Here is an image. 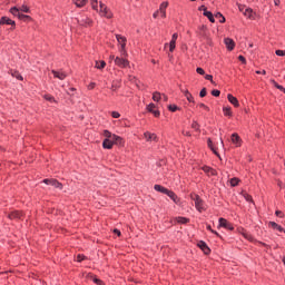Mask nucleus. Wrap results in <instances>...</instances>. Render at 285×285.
<instances>
[{"label": "nucleus", "instance_id": "58836bf2", "mask_svg": "<svg viewBox=\"0 0 285 285\" xmlns=\"http://www.w3.org/2000/svg\"><path fill=\"white\" fill-rule=\"evenodd\" d=\"M104 135H105L106 139H112V137H114L115 134H111L110 131L105 130V131H104Z\"/></svg>", "mask_w": 285, "mask_h": 285}, {"label": "nucleus", "instance_id": "8fccbe9b", "mask_svg": "<svg viewBox=\"0 0 285 285\" xmlns=\"http://www.w3.org/2000/svg\"><path fill=\"white\" fill-rule=\"evenodd\" d=\"M205 79H206L207 81H210L212 83L215 85V81H213V75H206V76H205Z\"/></svg>", "mask_w": 285, "mask_h": 285}, {"label": "nucleus", "instance_id": "ddd939ff", "mask_svg": "<svg viewBox=\"0 0 285 285\" xmlns=\"http://www.w3.org/2000/svg\"><path fill=\"white\" fill-rule=\"evenodd\" d=\"M144 137L147 141H157V135L156 134H153V132H149V131H146L144 134Z\"/></svg>", "mask_w": 285, "mask_h": 285}, {"label": "nucleus", "instance_id": "4468645a", "mask_svg": "<svg viewBox=\"0 0 285 285\" xmlns=\"http://www.w3.org/2000/svg\"><path fill=\"white\" fill-rule=\"evenodd\" d=\"M268 226H271L273 230H278V233H285L284 228L275 222H269Z\"/></svg>", "mask_w": 285, "mask_h": 285}, {"label": "nucleus", "instance_id": "79ce46f5", "mask_svg": "<svg viewBox=\"0 0 285 285\" xmlns=\"http://www.w3.org/2000/svg\"><path fill=\"white\" fill-rule=\"evenodd\" d=\"M169 110L171 111V112H177V110L179 109L178 107H177V105H169Z\"/></svg>", "mask_w": 285, "mask_h": 285}, {"label": "nucleus", "instance_id": "6e6d98bb", "mask_svg": "<svg viewBox=\"0 0 285 285\" xmlns=\"http://www.w3.org/2000/svg\"><path fill=\"white\" fill-rule=\"evenodd\" d=\"M86 259V256H83V255H81V254H79L78 256H77V262H83Z\"/></svg>", "mask_w": 285, "mask_h": 285}, {"label": "nucleus", "instance_id": "aec40b11", "mask_svg": "<svg viewBox=\"0 0 285 285\" xmlns=\"http://www.w3.org/2000/svg\"><path fill=\"white\" fill-rule=\"evenodd\" d=\"M111 142L117 146H121V144H124V140L121 139V137L114 135L111 136Z\"/></svg>", "mask_w": 285, "mask_h": 285}, {"label": "nucleus", "instance_id": "1a4fd4ad", "mask_svg": "<svg viewBox=\"0 0 285 285\" xmlns=\"http://www.w3.org/2000/svg\"><path fill=\"white\" fill-rule=\"evenodd\" d=\"M227 99L229 104H232V106H234L235 108H239V100H237L235 96H233L232 94H228Z\"/></svg>", "mask_w": 285, "mask_h": 285}, {"label": "nucleus", "instance_id": "9d476101", "mask_svg": "<svg viewBox=\"0 0 285 285\" xmlns=\"http://www.w3.org/2000/svg\"><path fill=\"white\" fill-rule=\"evenodd\" d=\"M51 72H52L53 77L56 79H60V81H63V79H66V77H68V75H66V72H63V71L52 70Z\"/></svg>", "mask_w": 285, "mask_h": 285}, {"label": "nucleus", "instance_id": "f03ea898", "mask_svg": "<svg viewBox=\"0 0 285 285\" xmlns=\"http://www.w3.org/2000/svg\"><path fill=\"white\" fill-rule=\"evenodd\" d=\"M76 21L79 26H82L83 28H88V26H92V20L88 18L86 14H81L78 18H76Z\"/></svg>", "mask_w": 285, "mask_h": 285}, {"label": "nucleus", "instance_id": "774afa93", "mask_svg": "<svg viewBox=\"0 0 285 285\" xmlns=\"http://www.w3.org/2000/svg\"><path fill=\"white\" fill-rule=\"evenodd\" d=\"M276 88H277V90H281L282 92H283V90H284V87L281 86V85H278Z\"/></svg>", "mask_w": 285, "mask_h": 285}, {"label": "nucleus", "instance_id": "412c9836", "mask_svg": "<svg viewBox=\"0 0 285 285\" xmlns=\"http://www.w3.org/2000/svg\"><path fill=\"white\" fill-rule=\"evenodd\" d=\"M116 39H117L118 43L120 45V48H121V46L126 47V41H127L126 37L121 36V35H116Z\"/></svg>", "mask_w": 285, "mask_h": 285}, {"label": "nucleus", "instance_id": "ea45409f", "mask_svg": "<svg viewBox=\"0 0 285 285\" xmlns=\"http://www.w3.org/2000/svg\"><path fill=\"white\" fill-rule=\"evenodd\" d=\"M19 10L20 12H30V8H28L26 4H22Z\"/></svg>", "mask_w": 285, "mask_h": 285}, {"label": "nucleus", "instance_id": "9b49d317", "mask_svg": "<svg viewBox=\"0 0 285 285\" xmlns=\"http://www.w3.org/2000/svg\"><path fill=\"white\" fill-rule=\"evenodd\" d=\"M0 26H16L14 21L8 17H2L0 19Z\"/></svg>", "mask_w": 285, "mask_h": 285}, {"label": "nucleus", "instance_id": "dca6fc26", "mask_svg": "<svg viewBox=\"0 0 285 285\" xmlns=\"http://www.w3.org/2000/svg\"><path fill=\"white\" fill-rule=\"evenodd\" d=\"M232 144H235V146L239 147L242 146V138L237 134L232 135Z\"/></svg>", "mask_w": 285, "mask_h": 285}, {"label": "nucleus", "instance_id": "49530a36", "mask_svg": "<svg viewBox=\"0 0 285 285\" xmlns=\"http://www.w3.org/2000/svg\"><path fill=\"white\" fill-rule=\"evenodd\" d=\"M212 95H213V97H219V95H222V91H219V90H217V89H214V90L212 91Z\"/></svg>", "mask_w": 285, "mask_h": 285}, {"label": "nucleus", "instance_id": "72a5a7b5", "mask_svg": "<svg viewBox=\"0 0 285 285\" xmlns=\"http://www.w3.org/2000/svg\"><path fill=\"white\" fill-rule=\"evenodd\" d=\"M216 19H219V23H226V18L222 13H216Z\"/></svg>", "mask_w": 285, "mask_h": 285}, {"label": "nucleus", "instance_id": "13d9d810", "mask_svg": "<svg viewBox=\"0 0 285 285\" xmlns=\"http://www.w3.org/2000/svg\"><path fill=\"white\" fill-rule=\"evenodd\" d=\"M276 217H284V213L282 210L275 212Z\"/></svg>", "mask_w": 285, "mask_h": 285}, {"label": "nucleus", "instance_id": "20e7f679", "mask_svg": "<svg viewBox=\"0 0 285 285\" xmlns=\"http://www.w3.org/2000/svg\"><path fill=\"white\" fill-rule=\"evenodd\" d=\"M115 65L118 66V68H128V66H130V62L126 58L116 57Z\"/></svg>", "mask_w": 285, "mask_h": 285}, {"label": "nucleus", "instance_id": "052dcab7", "mask_svg": "<svg viewBox=\"0 0 285 285\" xmlns=\"http://www.w3.org/2000/svg\"><path fill=\"white\" fill-rule=\"evenodd\" d=\"M238 59L242 61V63H246V58L244 56H239Z\"/></svg>", "mask_w": 285, "mask_h": 285}, {"label": "nucleus", "instance_id": "5701e85b", "mask_svg": "<svg viewBox=\"0 0 285 285\" xmlns=\"http://www.w3.org/2000/svg\"><path fill=\"white\" fill-rule=\"evenodd\" d=\"M203 170H204V173H206V175L215 176V169H213V168H210L208 166H204Z\"/></svg>", "mask_w": 285, "mask_h": 285}, {"label": "nucleus", "instance_id": "4d7b16f0", "mask_svg": "<svg viewBox=\"0 0 285 285\" xmlns=\"http://www.w3.org/2000/svg\"><path fill=\"white\" fill-rule=\"evenodd\" d=\"M18 17L19 19H22V20L30 19V16H26L23 13H20Z\"/></svg>", "mask_w": 285, "mask_h": 285}, {"label": "nucleus", "instance_id": "c03bdc74", "mask_svg": "<svg viewBox=\"0 0 285 285\" xmlns=\"http://www.w3.org/2000/svg\"><path fill=\"white\" fill-rule=\"evenodd\" d=\"M99 4V2L97 1V0H91V8L94 9V10H98L97 9V6Z\"/></svg>", "mask_w": 285, "mask_h": 285}, {"label": "nucleus", "instance_id": "b1692460", "mask_svg": "<svg viewBox=\"0 0 285 285\" xmlns=\"http://www.w3.org/2000/svg\"><path fill=\"white\" fill-rule=\"evenodd\" d=\"M73 3L77 6V8H83V6L88 3V0H73Z\"/></svg>", "mask_w": 285, "mask_h": 285}, {"label": "nucleus", "instance_id": "5fc2aeb1", "mask_svg": "<svg viewBox=\"0 0 285 285\" xmlns=\"http://www.w3.org/2000/svg\"><path fill=\"white\" fill-rule=\"evenodd\" d=\"M206 95H207L206 88H203L199 92V97H206Z\"/></svg>", "mask_w": 285, "mask_h": 285}, {"label": "nucleus", "instance_id": "3c124183", "mask_svg": "<svg viewBox=\"0 0 285 285\" xmlns=\"http://www.w3.org/2000/svg\"><path fill=\"white\" fill-rule=\"evenodd\" d=\"M111 116L114 117V119H119V117H121V115L117 111H112Z\"/></svg>", "mask_w": 285, "mask_h": 285}, {"label": "nucleus", "instance_id": "864d4df0", "mask_svg": "<svg viewBox=\"0 0 285 285\" xmlns=\"http://www.w3.org/2000/svg\"><path fill=\"white\" fill-rule=\"evenodd\" d=\"M196 72H197L198 75H206V71H204V69H202V67H198V68L196 69Z\"/></svg>", "mask_w": 285, "mask_h": 285}, {"label": "nucleus", "instance_id": "4c0bfd02", "mask_svg": "<svg viewBox=\"0 0 285 285\" xmlns=\"http://www.w3.org/2000/svg\"><path fill=\"white\" fill-rule=\"evenodd\" d=\"M43 98L47 101H50L51 104H55L57 100H55V97L50 96V95H45Z\"/></svg>", "mask_w": 285, "mask_h": 285}, {"label": "nucleus", "instance_id": "cd10ccee", "mask_svg": "<svg viewBox=\"0 0 285 285\" xmlns=\"http://www.w3.org/2000/svg\"><path fill=\"white\" fill-rule=\"evenodd\" d=\"M96 68L98 69V70H104V68H106V61H96Z\"/></svg>", "mask_w": 285, "mask_h": 285}, {"label": "nucleus", "instance_id": "09e8293b", "mask_svg": "<svg viewBox=\"0 0 285 285\" xmlns=\"http://www.w3.org/2000/svg\"><path fill=\"white\" fill-rule=\"evenodd\" d=\"M119 88V83L117 81H114L111 85V90H117Z\"/></svg>", "mask_w": 285, "mask_h": 285}, {"label": "nucleus", "instance_id": "c9c22d12", "mask_svg": "<svg viewBox=\"0 0 285 285\" xmlns=\"http://www.w3.org/2000/svg\"><path fill=\"white\" fill-rule=\"evenodd\" d=\"M166 8H168V2H163L159 7V10L160 12H166Z\"/></svg>", "mask_w": 285, "mask_h": 285}, {"label": "nucleus", "instance_id": "4be33fe9", "mask_svg": "<svg viewBox=\"0 0 285 285\" xmlns=\"http://www.w3.org/2000/svg\"><path fill=\"white\" fill-rule=\"evenodd\" d=\"M167 195L170 197V199L175 203V204H179V197L176 196V194L173 190H169L167 193Z\"/></svg>", "mask_w": 285, "mask_h": 285}, {"label": "nucleus", "instance_id": "423d86ee", "mask_svg": "<svg viewBox=\"0 0 285 285\" xmlns=\"http://www.w3.org/2000/svg\"><path fill=\"white\" fill-rule=\"evenodd\" d=\"M219 227L220 228H226L227 230H235V227H233V224L227 222L225 218H219Z\"/></svg>", "mask_w": 285, "mask_h": 285}, {"label": "nucleus", "instance_id": "680f3d73", "mask_svg": "<svg viewBox=\"0 0 285 285\" xmlns=\"http://www.w3.org/2000/svg\"><path fill=\"white\" fill-rule=\"evenodd\" d=\"M199 10L203 11V12H208V10L206 9V6H200Z\"/></svg>", "mask_w": 285, "mask_h": 285}, {"label": "nucleus", "instance_id": "393cba45", "mask_svg": "<svg viewBox=\"0 0 285 285\" xmlns=\"http://www.w3.org/2000/svg\"><path fill=\"white\" fill-rule=\"evenodd\" d=\"M204 17H207V19H209L210 23H215V17H213V12L210 11H205Z\"/></svg>", "mask_w": 285, "mask_h": 285}, {"label": "nucleus", "instance_id": "6e6552de", "mask_svg": "<svg viewBox=\"0 0 285 285\" xmlns=\"http://www.w3.org/2000/svg\"><path fill=\"white\" fill-rule=\"evenodd\" d=\"M198 247L203 250V253H205V255L210 254V248L208 247V245L204 240L198 242Z\"/></svg>", "mask_w": 285, "mask_h": 285}, {"label": "nucleus", "instance_id": "2eb2a0df", "mask_svg": "<svg viewBox=\"0 0 285 285\" xmlns=\"http://www.w3.org/2000/svg\"><path fill=\"white\" fill-rule=\"evenodd\" d=\"M155 108H156L155 104H149L147 106L148 112L154 114V117H159L160 112H159V110H155Z\"/></svg>", "mask_w": 285, "mask_h": 285}, {"label": "nucleus", "instance_id": "2f4dec72", "mask_svg": "<svg viewBox=\"0 0 285 285\" xmlns=\"http://www.w3.org/2000/svg\"><path fill=\"white\" fill-rule=\"evenodd\" d=\"M207 144H208V147L210 148V150H213V153H215L217 155V157H219L217 149L213 146V140L208 139Z\"/></svg>", "mask_w": 285, "mask_h": 285}, {"label": "nucleus", "instance_id": "c756f323", "mask_svg": "<svg viewBox=\"0 0 285 285\" xmlns=\"http://www.w3.org/2000/svg\"><path fill=\"white\" fill-rule=\"evenodd\" d=\"M10 12L13 14V17H19V14H21L20 9L17 7L11 8Z\"/></svg>", "mask_w": 285, "mask_h": 285}, {"label": "nucleus", "instance_id": "c85d7f7f", "mask_svg": "<svg viewBox=\"0 0 285 285\" xmlns=\"http://www.w3.org/2000/svg\"><path fill=\"white\" fill-rule=\"evenodd\" d=\"M176 46H177V40H170V42H169V52H175Z\"/></svg>", "mask_w": 285, "mask_h": 285}, {"label": "nucleus", "instance_id": "bf43d9fd", "mask_svg": "<svg viewBox=\"0 0 285 285\" xmlns=\"http://www.w3.org/2000/svg\"><path fill=\"white\" fill-rule=\"evenodd\" d=\"M198 106L199 108H204L205 110H210V108H208V106H206L205 104H199Z\"/></svg>", "mask_w": 285, "mask_h": 285}, {"label": "nucleus", "instance_id": "338daca9", "mask_svg": "<svg viewBox=\"0 0 285 285\" xmlns=\"http://www.w3.org/2000/svg\"><path fill=\"white\" fill-rule=\"evenodd\" d=\"M159 12H160L159 10L154 12V19H157L159 17Z\"/></svg>", "mask_w": 285, "mask_h": 285}, {"label": "nucleus", "instance_id": "37998d69", "mask_svg": "<svg viewBox=\"0 0 285 285\" xmlns=\"http://www.w3.org/2000/svg\"><path fill=\"white\" fill-rule=\"evenodd\" d=\"M275 55H277V57H285V50H276Z\"/></svg>", "mask_w": 285, "mask_h": 285}, {"label": "nucleus", "instance_id": "7ed1b4c3", "mask_svg": "<svg viewBox=\"0 0 285 285\" xmlns=\"http://www.w3.org/2000/svg\"><path fill=\"white\" fill-rule=\"evenodd\" d=\"M193 202H195L196 208L202 213L204 210V200L199 197V195H191Z\"/></svg>", "mask_w": 285, "mask_h": 285}, {"label": "nucleus", "instance_id": "a18cd8bd", "mask_svg": "<svg viewBox=\"0 0 285 285\" xmlns=\"http://www.w3.org/2000/svg\"><path fill=\"white\" fill-rule=\"evenodd\" d=\"M92 282H94L95 284H97V285H104V282H102L101 279L97 278V277H94V278H92Z\"/></svg>", "mask_w": 285, "mask_h": 285}, {"label": "nucleus", "instance_id": "a878e982", "mask_svg": "<svg viewBox=\"0 0 285 285\" xmlns=\"http://www.w3.org/2000/svg\"><path fill=\"white\" fill-rule=\"evenodd\" d=\"M119 52H120V58L126 59V57H128V51H126V47H124V45H121Z\"/></svg>", "mask_w": 285, "mask_h": 285}, {"label": "nucleus", "instance_id": "6ab92c4d", "mask_svg": "<svg viewBox=\"0 0 285 285\" xmlns=\"http://www.w3.org/2000/svg\"><path fill=\"white\" fill-rule=\"evenodd\" d=\"M112 146H115V145H114L111 138L105 139L102 142V148H106L107 150H110L112 148Z\"/></svg>", "mask_w": 285, "mask_h": 285}, {"label": "nucleus", "instance_id": "473e14b6", "mask_svg": "<svg viewBox=\"0 0 285 285\" xmlns=\"http://www.w3.org/2000/svg\"><path fill=\"white\" fill-rule=\"evenodd\" d=\"M223 111L226 117H232L233 115V112L230 111V107H224Z\"/></svg>", "mask_w": 285, "mask_h": 285}, {"label": "nucleus", "instance_id": "69168bd1", "mask_svg": "<svg viewBox=\"0 0 285 285\" xmlns=\"http://www.w3.org/2000/svg\"><path fill=\"white\" fill-rule=\"evenodd\" d=\"M115 235H118V237L121 236V232L119 229H114Z\"/></svg>", "mask_w": 285, "mask_h": 285}, {"label": "nucleus", "instance_id": "7c9ffc66", "mask_svg": "<svg viewBox=\"0 0 285 285\" xmlns=\"http://www.w3.org/2000/svg\"><path fill=\"white\" fill-rule=\"evenodd\" d=\"M11 76L18 79L19 81H23V76L19 73V71L11 72Z\"/></svg>", "mask_w": 285, "mask_h": 285}, {"label": "nucleus", "instance_id": "603ef678", "mask_svg": "<svg viewBox=\"0 0 285 285\" xmlns=\"http://www.w3.org/2000/svg\"><path fill=\"white\" fill-rule=\"evenodd\" d=\"M191 128H194V130H199V124H197V121H194L191 124Z\"/></svg>", "mask_w": 285, "mask_h": 285}, {"label": "nucleus", "instance_id": "a211bd4d", "mask_svg": "<svg viewBox=\"0 0 285 285\" xmlns=\"http://www.w3.org/2000/svg\"><path fill=\"white\" fill-rule=\"evenodd\" d=\"M184 96L186 97L187 101L189 104H195V98L193 97V94L188 90H183Z\"/></svg>", "mask_w": 285, "mask_h": 285}, {"label": "nucleus", "instance_id": "e2e57ef3", "mask_svg": "<svg viewBox=\"0 0 285 285\" xmlns=\"http://www.w3.org/2000/svg\"><path fill=\"white\" fill-rule=\"evenodd\" d=\"M178 37H179V35L174 33V35L171 36V40L177 41Z\"/></svg>", "mask_w": 285, "mask_h": 285}, {"label": "nucleus", "instance_id": "f8f14e48", "mask_svg": "<svg viewBox=\"0 0 285 285\" xmlns=\"http://www.w3.org/2000/svg\"><path fill=\"white\" fill-rule=\"evenodd\" d=\"M224 43L228 50L235 49V41L230 38H225Z\"/></svg>", "mask_w": 285, "mask_h": 285}, {"label": "nucleus", "instance_id": "bb28decb", "mask_svg": "<svg viewBox=\"0 0 285 285\" xmlns=\"http://www.w3.org/2000/svg\"><path fill=\"white\" fill-rule=\"evenodd\" d=\"M153 100L154 101H161V92L155 91L153 94Z\"/></svg>", "mask_w": 285, "mask_h": 285}, {"label": "nucleus", "instance_id": "f3484780", "mask_svg": "<svg viewBox=\"0 0 285 285\" xmlns=\"http://www.w3.org/2000/svg\"><path fill=\"white\" fill-rule=\"evenodd\" d=\"M154 190H157V193H163V195H168L169 189L161 186V185H155Z\"/></svg>", "mask_w": 285, "mask_h": 285}, {"label": "nucleus", "instance_id": "0eeeda50", "mask_svg": "<svg viewBox=\"0 0 285 285\" xmlns=\"http://www.w3.org/2000/svg\"><path fill=\"white\" fill-rule=\"evenodd\" d=\"M9 219H21L23 217V213L19 210H13L7 215Z\"/></svg>", "mask_w": 285, "mask_h": 285}, {"label": "nucleus", "instance_id": "39448f33", "mask_svg": "<svg viewBox=\"0 0 285 285\" xmlns=\"http://www.w3.org/2000/svg\"><path fill=\"white\" fill-rule=\"evenodd\" d=\"M43 184H47V186H53V188H59V190L63 188V185H61L57 179H45Z\"/></svg>", "mask_w": 285, "mask_h": 285}, {"label": "nucleus", "instance_id": "de8ad7c7", "mask_svg": "<svg viewBox=\"0 0 285 285\" xmlns=\"http://www.w3.org/2000/svg\"><path fill=\"white\" fill-rule=\"evenodd\" d=\"M207 230H210V233H214V235H217V237H219V233L214 230L213 227H210V225H207Z\"/></svg>", "mask_w": 285, "mask_h": 285}, {"label": "nucleus", "instance_id": "e433bc0d", "mask_svg": "<svg viewBox=\"0 0 285 285\" xmlns=\"http://www.w3.org/2000/svg\"><path fill=\"white\" fill-rule=\"evenodd\" d=\"M176 220L178 222V224H188V218L186 217H178L176 218Z\"/></svg>", "mask_w": 285, "mask_h": 285}, {"label": "nucleus", "instance_id": "f704fd0d", "mask_svg": "<svg viewBox=\"0 0 285 285\" xmlns=\"http://www.w3.org/2000/svg\"><path fill=\"white\" fill-rule=\"evenodd\" d=\"M244 14L245 17H248V19H253V9H246Z\"/></svg>", "mask_w": 285, "mask_h": 285}, {"label": "nucleus", "instance_id": "a19ab883", "mask_svg": "<svg viewBox=\"0 0 285 285\" xmlns=\"http://www.w3.org/2000/svg\"><path fill=\"white\" fill-rule=\"evenodd\" d=\"M237 184H239V179L238 178H232L230 179V186L235 187V186H237Z\"/></svg>", "mask_w": 285, "mask_h": 285}, {"label": "nucleus", "instance_id": "0e129e2a", "mask_svg": "<svg viewBox=\"0 0 285 285\" xmlns=\"http://www.w3.org/2000/svg\"><path fill=\"white\" fill-rule=\"evenodd\" d=\"M271 83H273V86L275 87V88H277L278 86H279V83H277V81H275V80H271Z\"/></svg>", "mask_w": 285, "mask_h": 285}, {"label": "nucleus", "instance_id": "f257e3e1", "mask_svg": "<svg viewBox=\"0 0 285 285\" xmlns=\"http://www.w3.org/2000/svg\"><path fill=\"white\" fill-rule=\"evenodd\" d=\"M99 14L106 17V19H112V12L104 2L99 3Z\"/></svg>", "mask_w": 285, "mask_h": 285}]
</instances>
